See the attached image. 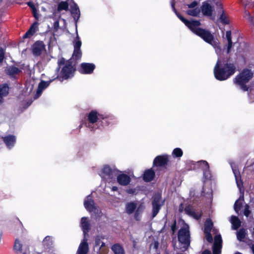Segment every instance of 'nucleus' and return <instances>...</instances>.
<instances>
[{"label":"nucleus","mask_w":254,"mask_h":254,"mask_svg":"<svg viewBox=\"0 0 254 254\" xmlns=\"http://www.w3.org/2000/svg\"><path fill=\"white\" fill-rule=\"evenodd\" d=\"M155 176V173L152 168L146 170L142 175V179L145 182H150Z\"/></svg>","instance_id":"nucleus-18"},{"label":"nucleus","mask_w":254,"mask_h":254,"mask_svg":"<svg viewBox=\"0 0 254 254\" xmlns=\"http://www.w3.org/2000/svg\"><path fill=\"white\" fill-rule=\"evenodd\" d=\"M158 245H159V243L158 241H156L155 242V244H154V246L157 249L158 248Z\"/></svg>","instance_id":"nucleus-63"},{"label":"nucleus","mask_w":254,"mask_h":254,"mask_svg":"<svg viewBox=\"0 0 254 254\" xmlns=\"http://www.w3.org/2000/svg\"><path fill=\"white\" fill-rule=\"evenodd\" d=\"M76 62L72 61V58H70L67 61L62 57L58 60L57 71L59 74L55 78V79H58L60 81L67 80L72 78L75 74L76 70Z\"/></svg>","instance_id":"nucleus-1"},{"label":"nucleus","mask_w":254,"mask_h":254,"mask_svg":"<svg viewBox=\"0 0 254 254\" xmlns=\"http://www.w3.org/2000/svg\"><path fill=\"white\" fill-rule=\"evenodd\" d=\"M250 211L249 210V206L248 205H246L245 206V210L244 211V214L248 216L250 214Z\"/></svg>","instance_id":"nucleus-53"},{"label":"nucleus","mask_w":254,"mask_h":254,"mask_svg":"<svg viewBox=\"0 0 254 254\" xmlns=\"http://www.w3.org/2000/svg\"><path fill=\"white\" fill-rule=\"evenodd\" d=\"M253 73L249 69H244L239 75H237L235 79V83L241 86V88L245 90H248L247 87L244 85L248 82L253 77Z\"/></svg>","instance_id":"nucleus-4"},{"label":"nucleus","mask_w":254,"mask_h":254,"mask_svg":"<svg viewBox=\"0 0 254 254\" xmlns=\"http://www.w3.org/2000/svg\"><path fill=\"white\" fill-rule=\"evenodd\" d=\"M55 80V78L48 81L41 80L38 84L36 94L34 96V99L38 98L42 94L43 91L46 89L50 84Z\"/></svg>","instance_id":"nucleus-11"},{"label":"nucleus","mask_w":254,"mask_h":254,"mask_svg":"<svg viewBox=\"0 0 254 254\" xmlns=\"http://www.w3.org/2000/svg\"><path fill=\"white\" fill-rule=\"evenodd\" d=\"M9 86L7 84H0V96L3 98L6 97L9 93Z\"/></svg>","instance_id":"nucleus-27"},{"label":"nucleus","mask_w":254,"mask_h":254,"mask_svg":"<svg viewBox=\"0 0 254 254\" xmlns=\"http://www.w3.org/2000/svg\"><path fill=\"white\" fill-rule=\"evenodd\" d=\"M72 17H73L74 20L76 22L80 17V10H79V12L74 11L73 13H71Z\"/></svg>","instance_id":"nucleus-42"},{"label":"nucleus","mask_w":254,"mask_h":254,"mask_svg":"<svg viewBox=\"0 0 254 254\" xmlns=\"http://www.w3.org/2000/svg\"><path fill=\"white\" fill-rule=\"evenodd\" d=\"M152 217H155L159 212V194L156 193L152 201Z\"/></svg>","instance_id":"nucleus-20"},{"label":"nucleus","mask_w":254,"mask_h":254,"mask_svg":"<svg viewBox=\"0 0 254 254\" xmlns=\"http://www.w3.org/2000/svg\"><path fill=\"white\" fill-rule=\"evenodd\" d=\"M2 139L6 146L9 149L13 147L16 142V137L13 135L9 134L2 137Z\"/></svg>","instance_id":"nucleus-17"},{"label":"nucleus","mask_w":254,"mask_h":254,"mask_svg":"<svg viewBox=\"0 0 254 254\" xmlns=\"http://www.w3.org/2000/svg\"><path fill=\"white\" fill-rule=\"evenodd\" d=\"M176 221H175L173 225L171 227V229H172L173 233L175 232V231L176 230Z\"/></svg>","instance_id":"nucleus-57"},{"label":"nucleus","mask_w":254,"mask_h":254,"mask_svg":"<svg viewBox=\"0 0 254 254\" xmlns=\"http://www.w3.org/2000/svg\"><path fill=\"white\" fill-rule=\"evenodd\" d=\"M226 37L228 42L227 53H229L230 52L233 44L232 41L231 40V32L230 31H228L226 32Z\"/></svg>","instance_id":"nucleus-32"},{"label":"nucleus","mask_w":254,"mask_h":254,"mask_svg":"<svg viewBox=\"0 0 254 254\" xmlns=\"http://www.w3.org/2000/svg\"><path fill=\"white\" fill-rule=\"evenodd\" d=\"M63 10L67 11L68 10V3L67 1H62L60 2L57 7L58 11H61Z\"/></svg>","instance_id":"nucleus-30"},{"label":"nucleus","mask_w":254,"mask_h":254,"mask_svg":"<svg viewBox=\"0 0 254 254\" xmlns=\"http://www.w3.org/2000/svg\"><path fill=\"white\" fill-rule=\"evenodd\" d=\"M178 239L183 246L180 249L186 250L190 245V232L188 225L184 224L183 227L179 230Z\"/></svg>","instance_id":"nucleus-5"},{"label":"nucleus","mask_w":254,"mask_h":254,"mask_svg":"<svg viewBox=\"0 0 254 254\" xmlns=\"http://www.w3.org/2000/svg\"><path fill=\"white\" fill-rule=\"evenodd\" d=\"M116 178H117L118 184L121 186H127L131 182L130 177L126 174H118Z\"/></svg>","instance_id":"nucleus-14"},{"label":"nucleus","mask_w":254,"mask_h":254,"mask_svg":"<svg viewBox=\"0 0 254 254\" xmlns=\"http://www.w3.org/2000/svg\"><path fill=\"white\" fill-rule=\"evenodd\" d=\"M153 165L156 167L159 166V155L155 158L153 161Z\"/></svg>","instance_id":"nucleus-49"},{"label":"nucleus","mask_w":254,"mask_h":254,"mask_svg":"<svg viewBox=\"0 0 254 254\" xmlns=\"http://www.w3.org/2000/svg\"><path fill=\"white\" fill-rule=\"evenodd\" d=\"M220 19L223 24H227L229 23V20L227 19V17L223 12L220 15Z\"/></svg>","instance_id":"nucleus-38"},{"label":"nucleus","mask_w":254,"mask_h":254,"mask_svg":"<svg viewBox=\"0 0 254 254\" xmlns=\"http://www.w3.org/2000/svg\"><path fill=\"white\" fill-rule=\"evenodd\" d=\"M231 222L232 224L233 229H237L241 225V221L236 216H232L231 218Z\"/></svg>","instance_id":"nucleus-29"},{"label":"nucleus","mask_w":254,"mask_h":254,"mask_svg":"<svg viewBox=\"0 0 254 254\" xmlns=\"http://www.w3.org/2000/svg\"><path fill=\"white\" fill-rule=\"evenodd\" d=\"M200 9L199 8L196 7L192 9H190L186 11V13L190 16H197L200 13Z\"/></svg>","instance_id":"nucleus-34"},{"label":"nucleus","mask_w":254,"mask_h":254,"mask_svg":"<svg viewBox=\"0 0 254 254\" xmlns=\"http://www.w3.org/2000/svg\"><path fill=\"white\" fill-rule=\"evenodd\" d=\"M201 11L204 15L210 16L212 14L213 8L208 1H204L201 6Z\"/></svg>","instance_id":"nucleus-19"},{"label":"nucleus","mask_w":254,"mask_h":254,"mask_svg":"<svg viewBox=\"0 0 254 254\" xmlns=\"http://www.w3.org/2000/svg\"><path fill=\"white\" fill-rule=\"evenodd\" d=\"M32 102H33V101L32 100H28L26 102V104L25 105V106L24 107V109L27 108L29 106L31 105V104L32 103Z\"/></svg>","instance_id":"nucleus-55"},{"label":"nucleus","mask_w":254,"mask_h":254,"mask_svg":"<svg viewBox=\"0 0 254 254\" xmlns=\"http://www.w3.org/2000/svg\"><path fill=\"white\" fill-rule=\"evenodd\" d=\"M79 7L77 4L74 2L73 4L71 6V13H73L74 11L79 12Z\"/></svg>","instance_id":"nucleus-44"},{"label":"nucleus","mask_w":254,"mask_h":254,"mask_svg":"<svg viewBox=\"0 0 254 254\" xmlns=\"http://www.w3.org/2000/svg\"><path fill=\"white\" fill-rule=\"evenodd\" d=\"M178 17L194 33L196 34V31L198 29H201L200 28H198L197 26L200 25V23L197 20L189 21L184 18L181 15L177 14Z\"/></svg>","instance_id":"nucleus-9"},{"label":"nucleus","mask_w":254,"mask_h":254,"mask_svg":"<svg viewBox=\"0 0 254 254\" xmlns=\"http://www.w3.org/2000/svg\"><path fill=\"white\" fill-rule=\"evenodd\" d=\"M144 209V205L142 204H140L139 205V206L137 207H136V208L135 211L137 212V213L141 214L143 211Z\"/></svg>","instance_id":"nucleus-43"},{"label":"nucleus","mask_w":254,"mask_h":254,"mask_svg":"<svg viewBox=\"0 0 254 254\" xmlns=\"http://www.w3.org/2000/svg\"><path fill=\"white\" fill-rule=\"evenodd\" d=\"M22 245L20 243L18 239L15 240L13 246V249L17 253H20L22 252Z\"/></svg>","instance_id":"nucleus-33"},{"label":"nucleus","mask_w":254,"mask_h":254,"mask_svg":"<svg viewBox=\"0 0 254 254\" xmlns=\"http://www.w3.org/2000/svg\"><path fill=\"white\" fill-rule=\"evenodd\" d=\"M244 200V196H241L240 198L237 200L234 204V209L236 212H238L240 209L241 206L242 204V201Z\"/></svg>","instance_id":"nucleus-35"},{"label":"nucleus","mask_w":254,"mask_h":254,"mask_svg":"<svg viewBox=\"0 0 254 254\" xmlns=\"http://www.w3.org/2000/svg\"><path fill=\"white\" fill-rule=\"evenodd\" d=\"M26 4L31 9V10L36 8L34 4L32 1H28Z\"/></svg>","instance_id":"nucleus-50"},{"label":"nucleus","mask_w":254,"mask_h":254,"mask_svg":"<svg viewBox=\"0 0 254 254\" xmlns=\"http://www.w3.org/2000/svg\"><path fill=\"white\" fill-rule=\"evenodd\" d=\"M21 71V70L20 69L14 65L10 66L6 69L7 74L11 77L19 74Z\"/></svg>","instance_id":"nucleus-24"},{"label":"nucleus","mask_w":254,"mask_h":254,"mask_svg":"<svg viewBox=\"0 0 254 254\" xmlns=\"http://www.w3.org/2000/svg\"><path fill=\"white\" fill-rule=\"evenodd\" d=\"M249 20L251 22L254 23V18L253 17H252L251 16H250V15H249Z\"/></svg>","instance_id":"nucleus-59"},{"label":"nucleus","mask_w":254,"mask_h":254,"mask_svg":"<svg viewBox=\"0 0 254 254\" xmlns=\"http://www.w3.org/2000/svg\"><path fill=\"white\" fill-rule=\"evenodd\" d=\"M81 225L84 234L88 233L90 229V224L87 220V218L83 217L81 219Z\"/></svg>","instance_id":"nucleus-23"},{"label":"nucleus","mask_w":254,"mask_h":254,"mask_svg":"<svg viewBox=\"0 0 254 254\" xmlns=\"http://www.w3.org/2000/svg\"><path fill=\"white\" fill-rule=\"evenodd\" d=\"M111 249L114 254H125V251L123 247L119 243L113 245Z\"/></svg>","instance_id":"nucleus-22"},{"label":"nucleus","mask_w":254,"mask_h":254,"mask_svg":"<svg viewBox=\"0 0 254 254\" xmlns=\"http://www.w3.org/2000/svg\"><path fill=\"white\" fill-rule=\"evenodd\" d=\"M53 241L49 236L45 237L43 241V245L46 250H50L53 247Z\"/></svg>","instance_id":"nucleus-26"},{"label":"nucleus","mask_w":254,"mask_h":254,"mask_svg":"<svg viewBox=\"0 0 254 254\" xmlns=\"http://www.w3.org/2000/svg\"><path fill=\"white\" fill-rule=\"evenodd\" d=\"M119 172L120 171L118 169H112L109 165H105L102 169V177L112 182L113 180H115Z\"/></svg>","instance_id":"nucleus-7"},{"label":"nucleus","mask_w":254,"mask_h":254,"mask_svg":"<svg viewBox=\"0 0 254 254\" xmlns=\"http://www.w3.org/2000/svg\"><path fill=\"white\" fill-rule=\"evenodd\" d=\"M134 217L136 221L140 220L141 214L137 213V212L134 211Z\"/></svg>","instance_id":"nucleus-52"},{"label":"nucleus","mask_w":254,"mask_h":254,"mask_svg":"<svg viewBox=\"0 0 254 254\" xmlns=\"http://www.w3.org/2000/svg\"><path fill=\"white\" fill-rule=\"evenodd\" d=\"M3 102V98L0 96V103L1 104Z\"/></svg>","instance_id":"nucleus-64"},{"label":"nucleus","mask_w":254,"mask_h":254,"mask_svg":"<svg viewBox=\"0 0 254 254\" xmlns=\"http://www.w3.org/2000/svg\"><path fill=\"white\" fill-rule=\"evenodd\" d=\"M112 190L113 191H117L118 190V188L116 186H113L112 189Z\"/></svg>","instance_id":"nucleus-61"},{"label":"nucleus","mask_w":254,"mask_h":254,"mask_svg":"<svg viewBox=\"0 0 254 254\" xmlns=\"http://www.w3.org/2000/svg\"><path fill=\"white\" fill-rule=\"evenodd\" d=\"M81 44V41H80L78 35H77L76 38L73 41L74 50L72 57L70 58H72V61L73 63L76 62L77 63V61L80 60L82 57V52L80 49Z\"/></svg>","instance_id":"nucleus-6"},{"label":"nucleus","mask_w":254,"mask_h":254,"mask_svg":"<svg viewBox=\"0 0 254 254\" xmlns=\"http://www.w3.org/2000/svg\"><path fill=\"white\" fill-rule=\"evenodd\" d=\"M136 208V203L134 202H127L126 205V211L128 214L133 213Z\"/></svg>","instance_id":"nucleus-25"},{"label":"nucleus","mask_w":254,"mask_h":254,"mask_svg":"<svg viewBox=\"0 0 254 254\" xmlns=\"http://www.w3.org/2000/svg\"><path fill=\"white\" fill-rule=\"evenodd\" d=\"M173 154L177 157L182 156V151L180 148H176L173 151Z\"/></svg>","instance_id":"nucleus-41"},{"label":"nucleus","mask_w":254,"mask_h":254,"mask_svg":"<svg viewBox=\"0 0 254 254\" xmlns=\"http://www.w3.org/2000/svg\"><path fill=\"white\" fill-rule=\"evenodd\" d=\"M84 205L85 209L89 212L98 213V209L95 205V202L92 199L91 195H88L87 197V200L84 201Z\"/></svg>","instance_id":"nucleus-12"},{"label":"nucleus","mask_w":254,"mask_h":254,"mask_svg":"<svg viewBox=\"0 0 254 254\" xmlns=\"http://www.w3.org/2000/svg\"><path fill=\"white\" fill-rule=\"evenodd\" d=\"M95 68V65L92 63H83L81 64L80 67L78 69V71L84 74H89L93 72Z\"/></svg>","instance_id":"nucleus-10"},{"label":"nucleus","mask_w":254,"mask_h":254,"mask_svg":"<svg viewBox=\"0 0 254 254\" xmlns=\"http://www.w3.org/2000/svg\"><path fill=\"white\" fill-rule=\"evenodd\" d=\"M213 225L212 221L209 219H207L204 225V233L210 232Z\"/></svg>","instance_id":"nucleus-31"},{"label":"nucleus","mask_w":254,"mask_h":254,"mask_svg":"<svg viewBox=\"0 0 254 254\" xmlns=\"http://www.w3.org/2000/svg\"><path fill=\"white\" fill-rule=\"evenodd\" d=\"M235 70V67L233 64H226L224 66L220 67L218 62L214 67V75L218 80H224L234 74Z\"/></svg>","instance_id":"nucleus-2"},{"label":"nucleus","mask_w":254,"mask_h":254,"mask_svg":"<svg viewBox=\"0 0 254 254\" xmlns=\"http://www.w3.org/2000/svg\"><path fill=\"white\" fill-rule=\"evenodd\" d=\"M205 238L207 241L209 242H212L213 240L212 236H211L210 232L205 233Z\"/></svg>","instance_id":"nucleus-46"},{"label":"nucleus","mask_w":254,"mask_h":254,"mask_svg":"<svg viewBox=\"0 0 254 254\" xmlns=\"http://www.w3.org/2000/svg\"><path fill=\"white\" fill-rule=\"evenodd\" d=\"M4 58V51L3 49L0 47V63H1Z\"/></svg>","instance_id":"nucleus-45"},{"label":"nucleus","mask_w":254,"mask_h":254,"mask_svg":"<svg viewBox=\"0 0 254 254\" xmlns=\"http://www.w3.org/2000/svg\"><path fill=\"white\" fill-rule=\"evenodd\" d=\"M135 189H129L127 190V192L128 194H133L135 192Z\"/></svg>","instance_id":"nucleus-54"},{"label":"nucleus","mask_w":254,"mask_h":254,"mask_svg":"<svg viewBox=\"0 0 254 254\" xmlns=\"http://www.w3.org/2000/svg\"><path fill=\"white\" fill-rule=\"evenodd\" d=\"M104 239V236H100L99 235L97 236L95 239V246L96 247L100 246V244L101 243V240Z\"/></svg>","instance_id":"nucleus-40"},{"label":"nucleus","mask_w":254,"mask_h":254,"mask_svg":"<svg viewBox=\"0 0 254 254\" xmlns=\"http://www.w3.org/2000/svg\"><path fill=\"white\" fill-rule=\"evenodd\" d=\"M88 251V244L84 241L80 244L76 254H87Z\"/></svg>","instance_id":"nucleus-21"},{"label":"nucleus","mask_w":254,"mask_h":254,"mask_svg":"<svg viewBox=\"0 0 254 254\" xmlns=\"http://www.w3.org/2000/svg\"><path fill=\"white\" fill-rule=\"evenodd\" d=\"M197 4L198 3L196 1H194L190 4H187V5L188 6V8L190 9H192L196 8L195 7L197 5Z\"/></svg>","instance_id":"nucleus-47"},{"label":"nucleus","mask_w":254,"mask_h":254,"mask_svg":"<svg viewBox=\"0 0 254 254\" xmlns=\"http://www.w3.org/2000/svg\"><path fill=\"white\" fill-rule=\"evenodd\" d=\"M101 114L99 113L96 110H91L87 115V120L89 123L94 124L95 123H98L99 120V116Z\"/></svg>","instance_id":"nucleus-16"},{"label":"nucleus","mask_w":254,"mask_h":254,"mask_svg":"<svg viewBox=\"0 0 254 254\" xmlns=\"http://www.w3.org/2000/svg\"><path fill=\"white\" fill-rule=\"evenodd\" d=\"M31 30H28L23 36V38H30L32 35L30 34Z\"/></svg>","instance_id":"nucleus-51"},{"label":"nucleus","mask_w":254,"mask_h":254,"mask_svg":"<svg viewBox=\"0 0 254 254\" xmlns=\"http://www.w3.org/2000/svg\"><path fill=\"white\" fill-rule=\"evenodd\" d=\"M195 32L197 35L200 37L204 41L212 45L214 48L220 49L219 43L215 40L214 36L210 32L202 28L197 30Z\"/></svg>","instance_id":"nucleus-3"},{"label":"nucleus","mask_w":254,"mask_h":254,"mask_svg":"<svg viewBox=\"0 0 254 254\" xmlns=\"http://www.w3.org/2000/svg\"><path fill=\"white\" fill-rule=\"evenodd\" d=\"M37 24H38V23L37 22H35L31 25L30 28L29 29V30H31V31H30L31 35L32 36L36 32V28L37 27Z\"/></svg>","instance_id":"nucleus-39"},{"label":"nucleus","mask_w":254,"mask_h":254,"mask_svg":"<svg viewBox=\"0 0 254 254\" xmlns=\"http://www.w3.org/2000/svg\"><path fill=\"white\" fill-rule=\"evenodd\" d=\"M45 50V45L42 41H37L32 45V53L35 56H40Z\"/></svg>","instance_id":"nucleus-13"},{"label":"nucleus","mask_w":254,"mask_h":254,"mask_svg":"<svg viewBox=\"0 0 254 254\" xmlns=\"http://www.w3.org/2000/svg\"><path fill=\"white\" fill-rule=\"evenodd\" d=\"M54 27L55 29L57 30L59 27V21L57 20L54 23Z\"/></svg>","instance_id":"nucleus-56"},{"label":"nucleus","mask_w":254,"mask_h":254,"mask_svg":"<svg viewBox=\"0 0 254 254\" xmlns=\"http://www.w3.org/2000/svg\"><path fill=\"white\" fill-rule=\"evenodd\" d=\"M116 122L115 117L112 115L101 114L99 116V120L98 123L99 127H103L108 126L110 125L114 124Z\"/></svg>","instance_id":"nucleus-8"},{"label":"nucleus","mask_w":254,"mask_h":254,"mask_svg":"<svg viewBox=\"0 0 254 254\" xmlns=\"http://www.w3.org/2000/svg\"><path fill=\"white\" fill-rule=\"evenodd\" d=\"M222 239L220 235H216L214 237V243L213 247V254H220L222 247Z\"/></svg>","instance_id":"nucleus-15"},{"label":"nucleus","mask_w":254,"mask_h":254,"mask_svg":"<svg viewBox=\"0 0 254 254\" xmlns=\"http://www.w3.org/2000/svg\"><path fill=\"white\" fill-rule=\"evenodd\" d=\"M246 235V230L244 229H240L237 234V239L239 241H243Z\"/></svg>","instance_id":"nucleus-36"},{"label":"nucleus","mask_w":254,"mask_h":254,"mask_svg":"<svg viewBox=\"0 0 254 254\" xmlns=\"http://www.w3.org/2000/svg\"><path fill=\"white\" fill-rule=\"evenodd\" d=\"M101 243V245L100 246V249H101L102 247H105V243L104 242H102Z\"/></svg>","instance_id":"nucleus-62"},{"label":"nucleus","mask_w":254,"mask_h":254,"mask_svg":"<svg viewBox=\"0 0 254 254\" xmlns=\"http://www.w3.org/2000/svg\"><path fill=\"white\" fill-rule=\"evenodd\" d=\"M33 16L37 19H38L39 15L38 14V10L37 8L31 10Z\"/></svg>","instance_id":"nucleus-48"},{"label":"nucleus","mask_w":254,"mask_h":254,"mask_svg":"<svg viewBox=\"0 0 254 254\" xmlns=\"http://www.w3.org/2000/svg\"><path fill=\"white\" fill-rule=\"evenodd\" d=\"M202 254H211V252L210 251L205 250L202 253Z\"/></svg>","instance_id":"nucleus-60"},{"label":"nucleus","mask_w":254,"mask_h":254,"mask_svg":"<svg viewBox=\"0 0 254 254\" xmlns=\"http://www.w3.org/2000/svg\"><path fill=\"white\" fill-rule=\"evenodd\" d=\"M168 161L167 156H160V166L167 164Z\"/></svg>","instance_id":"nucleus-37"},{"label":"nucleus","mask_w":254,"mask_h":254,"mask_svg":"<svg viewBox=\"0 0 254 254\" xmlns=\"http://www.w3.org/2000/svg\"><path fill=\"white\" fill-rule=\"evenodd\" d=\"M185 212L190 215L192 216L195 219H198L201 216V213H197L196 214L195 212H194L193 210L191 209V208L190 206H187L185 209Z\"/></svg>","instance_id":"nucleus-28"},{"label":"nucleus","mask_w":254,"mask_h":254,"mask_svg":"<svg viewBox=\"0 0 254 254\" xmlns=\"http://www.w3.org/2000/svg\"><path fill=\"white\" fill-rule=\"evenodd\" d=\"M183 207H183V204H181L180 205V206H179V211H180V212H182L183 211Z\"/></svg>","instance_id":"nucleus-58"}]
</instances>
